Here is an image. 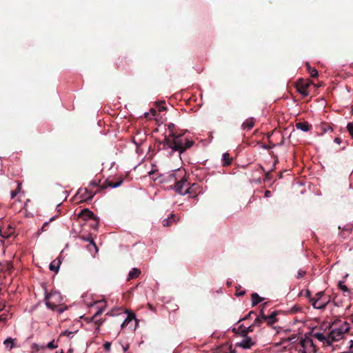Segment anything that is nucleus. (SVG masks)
<instances>
[{"instance_id":"nucleus-20","label":"nucleus","mask_w":353,"mask_h":353,"mask_svg":"<svg viewBox=\"0 0 353 353\" xmlns=\"http://www.w3.org/2000/svg\"><path fill=\"white\" fill-rule=\"evenodd\" d=\"M141 274V270L138 268H134L128 274V280L137 279Z\"/></svg>"},{"instance_id":"nucleus-9","label":"nucleus","mask_w":353,"mask_h":353,"mask_svg":"<svg viewBox=\"0 0 353 353\" xmlns=\"http://www.w3.org/2000/svg\"><path fill=\"white\" fill-rule=\"evenodd\" d=\"M300 345L305 347L306 353H316V352L317 349L316 345L314 344L313 341L309 337L302 339L300 341Z\"/></svg>"},{"instance_id":"nucleus-34","label":"nucleus","mask_w":353,"mask_h":353,"mask_svg":"<svg viewBox=\"0 0 353 353\" xmlns=\"http://www.w3.org/2000/svg\"><path fill=\"white\" fill-rule=\"evenodd\" d=\"M301 307L297 305H294L290 309V313L291 314H295L299 311H301Z\"/></svg>"},{"instance_id":"nucleus-21","label":"nucleus","mask_w":353,"mask_h":353,"mask_svg":"<svg viewBox=\"0 0 353 353\" xmlns=\"http://www.w3.org/2000/svg\"><path fill=\"white\" fill-rule=\"evenodd\" d=\"M251 299L252 306L256 305L263 300V299L259 296L257 293H252L251 295Z\"/></svg>"},{"instance_id":"nucleus-6","label":"nucleus","mask_w":353,"mask_h":353,"mask_svg":"<svg viewBox=\"0 0 353 353\" xmlns=\"http://www.w3.org/2000/svg\"><path fill=\"white\" fill-rule=\"evenodd\" d=\"M125 181H130L128 172H117L112 174V188H116L121 185Z\"/></svg>"},{"instance_id":"nucleus-12","label":"nucleus","mask_w":353,"mask_h":353,"mask_svg":"<svg viewBox=\"0 0 353 353\" xmlns=\"http://www.w3.org/2000/svg\"><path fill=\"white\" fill-rule=\"evenodd\" d=\"M82 239L86 241H89V244L87 246L88 249L90 252H93L94 251L97 252L98 251L96 244L94 243L93 239L90 235L86 238L83 236Z\"/></svg>"},{"instance_id":"nucleus-28","label":"nucleus","mask_w":353,"mask_h":353,"mask_svg":"<svg viewBox=\"0 0 353 353\" xmlns=\"http://www.w3.org/2000/svg\"><path fill=\"white\" fill-rule=\"evenodd\" d=\"M174 128H175V126H174V123H170L168 125V129L169 130V131L170 132V136H169L170 138L174 137V135H176L177 134L176 132H175L174 131Z\"/></svg>"},{"instance_id":"nucleus-25","label":"nucleus","mask_w":353,"mask_h":353,"mask_svg":"<svg viewBox=\"0 0 353 353\" xmlns=\"http://www.w3.org/2000/svg\"><path fill=\"white\" fill-rule=\"evenodd\" d=\"M312 305L315 309H324L323 304H319V300H316L314 298H310V299Z\"/></svg>"},{"instance_id":"nucleus-1","label":"nucleus","mask_w":353,"mask_h":353,"mask_svg":"<svg viewBox=\"0 0 353 353\" xmlns=\"http://www.w3.org/2000/svg\"><path fill=\"white\" fill-rule=\"evenodd\" d=\"M193 144L194 141L183 137V134H176L171 138L165 137L164 139L159 143V145H162V149L170 148L173 151H178L180 154L191 148Z\"/></svg>"},{"instance_id":"nucleus-53","label":"nucleus","mask_w":353,"mask_h":353,"mask_svg":"<svg viewBox=\"0 0 353 353\" xmlns=\"http://www.w3.org/2000/svg\"><path fill=\"white\" fill-rule=\"evenodd\" d=\"M165 110V108L164 106H161V107L159 108V111H163V110Z\"/></svg>"},{"instance_id":"nucleus-44","label":"nucleus","mask_w":353,"mask_h":353,"mask_svg":"<svg viewBox=\"0 0 353 353\" xmlns=\"http://www.w3.org/2000/svg\"><path fill=\"white\" fill-rule=\"evenodd\" d=\"M104 347L106 350H110V342H105L104 343Z\"/></svg>"},{"instance_id":"nucleus-54","label":"nucleus","mask_w":353,"mask_h":353,"mask_svg":"<svg viewBox=\"0 0 353 353\" xmlns=\"http://www.w3.org/2000/svg\"><path fill=\"white\" fill-rule=\"evenodd\" d=\"M148 306H149V308H150V310H153V307H152V305L148 304Z\"/></svg>"},{"instance_id":"nucleus-16","label":"nucleus","mask_w":353,"mask_h":353,"mask_svg":"<svg viewBox=\"0 0 353 353\" xmlns=\"http://www.w3.org/2000/svg\"><path fill=\"white\" fill-rule=\"evenodd\" d=\"M265 321V314L263 313V310H261V314L259 316H256L254 319V323H252L254 327H260Z\"/></svg>"},{"instance_id":"nucleus-31","label":"nucleus","mask_w":353,"mask_h":353,"mask_svg":"<svg viewBox=\"0 0 353 353\" xmlns=\"http://www.w3.org/2000/svg\"><path fill=\"white\" fill-rule=\"evenodd\" d=\"M314 336L319 340L320 341H323L325 340V336L323 333L317 332L314 334Z\"/></svg>"},{"instance_id":"nucleus-37","label":"nucleus","mask_w":353,"mask_h":353,"mask_svg":"<svg viewBox=\"0 0 353 353\" xmlns=\"http://www.w3.org/2000/svg\"><path fill=\"white\" fill-rule=\"evenodd\" d=\"M306 274L305 271H303V270H299V272H298V274L296 276V278L297 279H301L302 278L303 276H305V274Z\"/></svg>"},{"instance_id":"nucleus-10","label":"nucleus","mask_w":353,"mask_h":353,"mask_svg":"<svg viewBox=\"0 0 353 353\" xmlns=\"http://www.w3.org/2000/svg\"><path fill=\"white\" fill-rule=\"evenodd\" d=\"M243 337V339H242V341L236 344L237 346H239L244 349H249L255 345V342L252 339L251 337L248 336Z\"/></svg>"},{"instance_id":"nucleus-46","label":"nucleus","mask_w":353,"mask_h":353,"mask_svg":"<svg viewBox=\"0 0 353 353\" xmlns=\"http://www.w3.org/2000/svg\"><path fill=\"white\" fill-rule=\"evenodd\" d=\"M312 293L309 290H307L305 292V296L310 299Z\"/></svg>"},{"instance_id":"nucleus-29","label":"nucleus","mask_w":353,"mask_h":353,"mask_svg":"<svg viewBox=\"0 0 353 353\" xmlns=\"http://www.w3.org/2000/svg\"><path fill=\"white\" fill-rule=\"evenodd\" d=\"M21 183H18V185H17V189L11 192V193H10V197H11V199H14V198L17 196V194H18V192L20 191V190H21Z\"/></svg>"},{"instance_id":"nucleus-26","label":"nucleus","mask_w":353,"mask_h":353,"mask_svg":"<svg viewBox=\"0 0 353 353\" xmlns=\"http://www.w3.org/2000/svg\"><path fill=\"white\" fill-rule=\"evenodd\" d=\"M297 337L296 334H293L291 336L287 338H282L279 343V345L283 344L287 342H294L296 340Z\"/></svg>"},{"instance_id":"nucleus-57","label":"nucleus","mask_w":353,"mask_h":353,"mask_svg":"<svg viewBox=\"0 0 353 353\" xmlns=\"http://www.w3.org/2000/svg\"><path fill=\"white\" fill-rule=\"evenodd\" d=\"M114 163H112V165H111V168H113V166H114Z\"/></svg>"},{"instance_id":"nucleus-4","label":"nucleus","mask_w":353,"mask_h":353,"mask_svg":"<svg viewBox=\"0 0 353 353\" xmlns=\"http://www.w3.org/2000/svg\"><path fill=\"white\" fill-rule=\"evenodd\" d=\"M168 177L170 179V181H174L176 192L182 195L191 194L192 190L198 186L197 184L193 183L191 187H189V183L185 179H181L179 181H176V178L174 173L170 174Z\"/></svg>"},{"instance_id":"nucleus-40","label":"nucleus","mask_w":353,"mask_h":353,"mask_svg":"<svg viewBox=\"0 0 353 353\" xmlns=\"http://www.w3.org/2000/svg\"><path fill=\"white\" fill-rule=\"evenodd\" d=\"M72 334L73 333L72 332L65 330V331L63 332L61 335L70 336L71 335H72Z\"/></svg>"},{"instance_id":"nucleus-43","label":"nucleus","mask_w":353,"mask_h":353,"mask_svg":"<svg viewBox=\"0 0 353 353\" xmlns=\"http://www.w3.org/2000/svg\"><path fill=\"white\" fill-rule=\"evenodd\" d=\"M349 347H350V351L351 352V353H353V341L352 340H350L349 342Z\"/></svg>"},{"instance_id":"nucleus-8","label":"nucleus","mask_w":353,"mask_h":353,"mask_svg":"<svg viewBox=\"0 0 353 353\" xmlns=\"http://www.w3.org/2000/svg\"><path fill=\"white\" fill-rule=\"evenodd\" d=\"M310 84L311 82L309 80L299 79L296 83L297 92L303 97H307L309 95L307 89Z\"/></svg>"},{"instance_id":"nucleus-19","label":"nucleus","mask_w":353,"mask_h":353,"mask_svg":"<svg viewBox=\"0 0 353 353\" xmlns=\"http://www.w3.org/2000/svg\"><path fill=\"white\" fill-rule=\"evenodd\" d=\"M174 222H176L175 215L174 214H171L170 216L163 220L162 224L164 227H169Z\"/></svg>"},{"instance_id":"nucleus-59","label":"nucleus","mask_w":353,"mask_h":353,"mask_svg":"<svg viewBox=\"0 0 353 353\" xmlns=\"http://www.w3.org/2000/svg\"><path fill=\"white\" fill-rule=\"evenodd\" d=\"M60 353H63V350H61Z\"/></svg>"},{"instance_id":"nucleus-2","label":"nucleus","mask_w":353,"mask_h":353,"mask_svg":"<svg viewBox=\"0 0 353 353\" xmlns=\"http://www.w3.org/2000/svg\"><path fill=\"white\" fill-rule=\"evenodd\" d=\"M108 187H110V181L108 179H107L102 185H99L96 181H92L90 182L88 187L80 188L78 190L76 197L79 196L81 201H84L90 200L93 198L97 192Z\"/></svg>"},{"instance_id":"nucleus-14","label":"nucleus","mask_w":353,"mask_h":353,"mask_svg":"<svg viewBox=\"0 0 353 353\" xmlns=\"http://www.w3.org/2000/svg\"><path fill=\"white\" fill-rule=\"evenodd\" d=\"M254 123L255 121L254 118H249L243 123L242 129L244 130H250L254 127Z\"/></svg>"},{"instance_id":"nucleus-23","label":"nucleus","mask_w":353,"mask_h":353,"mask_svg":"<svg viewBox=\"0 0 353 353\" xmlns=\"http://www.w3.org/2000/svg\"><path fill=\"white\" fill-rule=\"evenodd\" d=\"M61 261L59 259L54 260L50 265V270L55 272H58Z\"/></svg>"},{"instance_id":"nucleus-42","label":"nucleus","mask_w":353,"mask_h":353,"mask_svg":"<svg viewBox=\"0 0 353 353\" xmlns=\"http://www.w3.org/2000/svg\"><path fill=\"white\" fill-rule=\"evenodd\" d=\"M318 300H319V304L324 305V308L325 307V306L327 305V304L329 302V300H327V301H323L322 299H318Z\"/></svg>"},{"instance_id":"nucleus-5","label":"nucleus","mask_w":353,"mask_h":353,"mask_svg":"<svg viewBox=\"0 0 353 353\" xmlns=\"http://www.w3.org/2000/svg\"><path fill=\"white\" fill-rule=\"evenodd\" d=\"M350 330V326L347 323H344L339 328H335L332 330L328 337V341H338L340 339L343 338V335L348 332Z\"/></svg>"},{"instance_id":"nucleus-35","label":"nucleus","mask_w":353,"mask_h":353,"mask_svg":"<svg viewBox=\"0 0 353 353\" xmlns=\"http://www.w3.org/2000/svg\"><path fill=\"white\" fill-rule=\"evenodd\" d=\"M339 288L341 290H343V291H344V292H350V290H349V289L347 288V287L346 285H343V284L342 283V282H339Z\"/></svg>"},{"instance_id":"nucleus-30","label":"nucleus","mask_w":353,"mask_h":353,"mask_svg":"<svg viewBox=\"0 0 353 353\" xmlns=\"http://www.w3.org/2000/svg\"><path fill=\"white\" fill-rule=\"evenodd\" d=\"M321 128L323 132H326L328 130L332 131V127L328 123H322Z\"/></svg>"},{"instance_id":"nucleus-51","label":"nucleus","mask_w":353,"mask_h":353,"mask_svg":"<svg viewBox=\"0 0 353 353\" xmlns=\"http://www.w3.org/2000/svg\"><path fill=\"white\" fill-rule=\"evenodd\" d=\"M123 350L125 352L128 349V345H126L125 346L122 345Z\"/></svg>"},{"instance_id":"nucleus-7","label":"nucleus","mask_w":353,"mask_h":353,"mask_svg":"<svg viewBox=\"0 0 353 353\" xmlns=\"http://www.w3.org/2000/svg\"><path fill=\"white\" fill-rule=\"evenodd\" d=\"M60 298L59 293L57 292H51L48 293L46 290L45 301L46 306L52 310H55L58 307V304L56 301Z\"/></svg>"},{"instance_id":"nucleus-52","label":"nucleus","mask_w":353,"mask_h":353,"mask_svg":"<svg viewBox=\"0 0 353 353\" xmlns=\"http://www.w3.org/2000/svg\"><path fill=\"white\" fill-rule=\"evenodd\" d=\"M33 348H35L36 350H39V346L37 344H33Z\"/></svg>"},{"instance_id":"nucleus-45","label":"nucleus","mask_w":353,"mask_h":353,"mask_svg":"<svg viewBox=\"0 0 353 353\" xmlns=\"http://www.w3.org/2000/svg\"><path fill=\"white\" fill-rule=\"evenodd\" d=\"M245 294V292L243 290V291H240V292H236V295L238 296H243Z\"/></svg>"},{"instance_id":"nucleus-48","label":"nucleus","mask_w":353,"mask_h":353,"mask_svg":"<svg viewBox=\"0 0 353 353\" xmlns=\"http://www.w3.org/2000/svg\"><path fill=\"white\" fill-rule=\"evenodd\" d=\"M299 351V352H301V353H306L305 347L304 346H301V348Z\"/></svg>"},{"instance_id":"nucleus-3","label":"nucleus","mask_w":353,"mask_h":353,"mask_svg":"<svg viewBox=\"0 0 353 353\" xmlns=\"http://www.w3.org/2000/svg\"><path fill=\"white\" fill-rule=\"evenodd\" d=\"M116 316L118 318L114 320V323L120 325L121 327L126 326L132 320L137 321L134 313H128L126 315V310L122 307L114 310L112 308V316Z\"/></svg>"},{"instance_id":"nucleus-18","label":"nucleus","mask_w":353,"mask_h":353,"mask_svg":"<svg viewBox=\"0 0 353 353\" xmlns=\"http://www.w3.org/2000/svg\"><path fill=\"white\" fill-rule=\"evenodd\" d=\"M254 327L253 326L252 324L248 327H244L243 325H240L239 327V330L241 331V336H248V333L254 331Z\"/></svg>"},{"instance_id":"nucleus-58","label":"nucleus","mask_w":353,"mask_h":353,"mask_svg":"<svg viewBox=\"0 0 353 353\" xmlns=\"http://www.w3.org/2000/svg\"><path fill=\"white\" fill-rule=\"evenodd\" d=\"M0 235L2 236V234H1V228H0Z\"/></svg>"},{"instance_id":"nucleus-47","label":"nucleus","mask_w":353,"mask_h":353,"mask_svg":"<svg viewBox=\"0 0 353 353\" xmlns=\"http://www.w3.org/2000/svg\"><path fill=\"white\" fill-rule=\"evenodd\" d=\"M270 195H271V191H270V190H266V191L265 192V197H269V196H270Z\"/></svg>"},{"instance_id":"nucleus-38","label":"nucleus","mask_w":353,"mask_h":353,"mask_svg":"<svg viewBox=\"0 0 353 353\" xmlns=\"http://www.w3.org/2000/svg\"><path fill=\"white\" fill-rule=\"evenodd\" d=\"M252 314H256V313L254 312V311H251L244 318H243V320H246V319H250L252 318Z\"/></svg>"},{"instance_id":"nucleus-41","label":"nucleus","mask_w":353,"mask_h":353,"mask_svg":"<svg viewBox=\"0 0 353 353\" xmlns=\"http://www.w3.org/2000/svg\"><path fill=\"white\" fill-rule=\"evenodd\" d=\"M324 296L323 292H319L316 294V296L317 297L316 299H321V298Z\"/></svg>"},{"instance_id":"nucleus-56","label":"nucleus","mask_w":353,"mask_h":353,"mask_svg":"<svg viewBox=\"0 0 353 353\" xmlns=\"http://www.w3.org/2000/svg\"><path fill=\"white\" fill-rule=\"evenodd\" d=\"M350 319H351L352 322L353 323V314L351 316Z\"/></svg>"},{"instance_id":"nucleus-60","label":"nucleus","mask_w":353,"mask_h":353,"mask_svg":"<svg viewBox=\"0 0 353 353\" xmlns=\"http://www.w3.org/2000/svg\"><path fill=\"white\" fill-rule=\"evenodd\" d=\"M56 353H59V352H57Z\"/></svg>"},{"instance_id":"nucleus-13","label":"nucleus","mask_w":353,"mask_h":353,"mask_svg":"<svg viewBox=\"0 0 353 353\" xmlns=\"http://www.w3.org/2000/svg\"><path fill=\"white\" fill-rule=\"evenodd\" d=\"M277 314L278 312L274 311L269 316L265 314V321L267 322L268 325H272L278 321V319H276Z\"/></svg>"},{"instance_id":"nucleus-33","label":"nucleus","mask_w":353,"mask_h":353,"mask_svg":"<svg viewBox=\"0 0 353 353\" xmlns=\"http://www.w3.org/2000/svg\"><path fill=\"white\" fill-rule=\"evenodd\" d=\"M46 347L50 349H55L58 347V345L55 344L54 341L53 340V341H50V343H48L47 344Z\"/></svg>"},{"instance_id":"nucleus-32","label":"nucleus","mask_w":353,"mask_h":353,"mask_svg":"<svg viewBox=\"0 0 353 353\" xmlns=\"http://www.w3.org/2000/svg\"><path fill=\"white\" fill-rule=\"evenodd\" d=\"M347 130L350 133V136L353 139V122H350L347 125Z\"/></svg>"},{"instance_id":"nucleus-17","label":"nucleus","mask_w":353,"mask_h":353,"mask_svg":"<svg viewBox=\"0 0 353 353\" xmlns=\"http://www.w3.org/2000/svg\"><path fill=\"white\" fill-rule=\"evenodd\" d=\"M95 305L97 307L96 309H100L95 313L94 316H93V318L97 320V316L100 315L102 312L101 310L104 309V307H105V302L103 300L99 301L96 302Z\"/></svg>"},{"instance_id":"nucleus-50","label":"nucleus","mask_w":353,"mask_h":353,"mask_svg":"<svg viewBox=\"0 0 353 353\" xmlns=\"http://www.w3.org/2000/svg\"><path fill=\"white\" fill-rule=\"evenodd\" d=\"M150 111H151V112H152V115H154V116H155V115H156L157 111H156L154 109L151 108V109H150Z\"/></svg>"},{"instance_id":"nucleus-39","label":"nucleus","mask_w":353,"mask_h":353,"mask_svg":"<svg viewBox=\"0 0 353 353\" xmlns=\"http://www.w3.org/2000/svg\"><path fill=\"white\" fill-rule=\"evenodd\" d=\"M272 179L271 177V173L270 172H266L265 174V178H264V181H269Z\"/></svg>"},{"instance_id":"nucleus-55","label":"nucleus","mask_w":353,"mask_h":353,"mask_svg":"<svg viewBox=\"0 0 353 353\" xmlns=\"http://www.w3.org/2000/svg\"><path fill=\"white\" fill-rule=\"evenodd\" d=\"M148 116H149V114H148V113H145V117L146 118H148Z\"/></svg>"},{"instance_id":"nucleus-49","label":"nucleus","mask_w":353,"mask_h":353,"mask_svg":"<svg viewBox=\"0 0 353 353\" xmlns=\"http://www.w3.org/2000/svg\"><path fill=\"white\" fill-rule=\"evenodd\" d=\"M334 142H336V143H341V139H340V138H339V137H336V138L334 139Z\"/></svg>"},{"instance_id":"nucleus-15","label":"nucleus","mask_w":353,"mask_h":353,"mask_svg":"<svg viewBox=\"0 0 353 353\" xmlns=\"http://www.w3.org/2000/svg\"><path fill=\"white\" fill-rule=\"evenodd\" d=\"M296 128L303 132H307L312 129V125H310L307 121L298 122L296 123Z\"/></svg>"},{"instance_id":"nucleus-22","label":"nucleus","mask_w":353,"mask_h":353,"mask_svg":"<svg viewBox=\"0 0 353 353\" xmlns=\"http://www.w3.org/2000/svg\"><path fill=\"white\" fill-rule=\"evenodd\" d=\"M223 166H228L232 163V159L230 157L228 152H225L223 154Z\"/></svg>"},{"instance_id":"nucleus-36","label":"nucleus","mask_w":353,"mask_h":353,"mask_svg":"<svg viewBox=\"0 0 353 353\" xmlns=\"http://www.w3.org/2000/svg\"><path fill=\"white\" fill-rule=\"evenodd\" d=\"M48 226H49V222H45V223L43 224V225H42V227H41V230H39V232H40V231H41V232L46 231V230H48Z\"/></svg>"},{"instance_id":"nucleus-11","label":"nucleus","mask_w":353,"mask_h":353,"mask_svg":"<svg viewBox=\"0 0 353 353\" xmlns=\"http://www.w3.org/2000/svg\"><path fill=\"white\" fill-rule=\"evenodd\" d=\"M78 216L82 218L84 220L96 219L93 212L88 208L81 210V212L78 214Z\"/></svg>"},{"instance_id":"nucleus-24","label":"nucleus","mask_w":353,"mask_h":353,"mask_svg":"<svg viewBox=\"0 0 353 353\" xmlns=\"http://www.w3.org/2000/svg\"><path fill=\"white\" fill-rule=\"evenodd\" d=\"M306 66L307 70L312 77L316 78L319 76V72L315 68L311 67L309 63H307Z\"/></svg>"},{"instance_id":"nucleus-27","label":"nucleus","mask_w":353,"mask_h":353,"mask_svg":"<svg viewBox=\"0 0 353 353\" xmlns=\"http://www.w3.org/2000/svg\"><path fill=\"white\" fill-rule=\"evenodd\" d=\"M3 344L7 348L11 350L14 347V340L12 338H8L4 341Z\"/></svg>"}]
</instances>
